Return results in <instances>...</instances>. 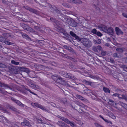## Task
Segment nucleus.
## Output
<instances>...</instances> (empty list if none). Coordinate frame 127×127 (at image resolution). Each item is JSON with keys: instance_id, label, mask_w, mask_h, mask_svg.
Instances as JSON below:
<instances>
[{"instance_id": "nucleus-60", "label": "nucleus", "mask_w": 127, "mask_h": 127, "mask_svg": "<svg viewBox=\"0 0 127 127\" xmlns=\"http://www.w3.org/2000/svg\"><path fill=\"white\" fill-rule=\"evenodd\" d=\"M99 116L104 121V120L105 119L101 115H99Z\"/></svg>"}, {"instance_id": "nucleus-27", "label": "nucleus", "mask_w": 127, "mask_h": 127, "mask_svg": "<svg viewBox=\"0 0 127 127\" xmlns=\"http://www.w3.org/2000/svg\"><path fill=\"white\" fill-rule=\"evenodd\" d=\"M69 24L72 27H75L76 26V24L75 22L74 21H70L69 22Z\"/></svg>"}, {"instance_id": "nucleus-17", "label": "nucleus", "mask_w": 127, "mask_h": 127, "mask_svg": "<svg viewBox=\"0 0 127 127\" xmlns=\"http://www.w3.org/2000/svg\"><path fill=\"white\" fill-rule=\"evenodd\" d=\"M5 107L7 109H11L13 111L16 112H17V110L13 107L10 106V105L6 104V105H5Z\"/></svg>"}, {"instance_id": "nucleus-42", "label": "nucleus", "mask_w": 127, "mask_h": 127, "mask_svg": "<svg viewBox=\"0 0 127 127\" xmlns=\"http://www.w3.org/2000/svg\"><path fill=\"white\" fill-rule=\"evenodd\" d=\"M78 105L80 106V108H84L85 107V105L83 104H77Z\"/></svg>"}, {"instance_id": "nucleus-38", "label": "nucleus", "mask_w": 127, "mask_h": 127, "mask_svg": "<svg viewBox=\"0 0 127 127\" xmlns=\"http://www.w3.org/2000/svg\"><path fill=\"white\" fill-rule=\"evenodd\" d=\"M121 98L125 100L127 102V96L124 95H121Z\"/></svg>"}, {"instance_id": "nucleus-18", "label": "nucleus", "mask_w": 127, "mask_h": 127, "mask_svg": "<svg viewBox=\"0 0 127 127\" xmlns=\"http://www.w3.org/2000/svg\"><path fill=\"white\" fill-rule=\"evenodd\" d=\"M58 117L61 120L64 121L65 122L68 124H69L71 122L67 118H64V117H62L59 116Z\"/></svg>"}, {"instance_id": "nucleus-4", "label": "nucleus", "mask_w": 127, "mask_h": 127, "mask_svg": "<svg viewBox=\"0 0 127 127\" xmlns=\"http://www.w3.org/2000/svg\"><path fill=\"white\" fill-rule=\"evenodd\" d=\"M60 73L61 74L62 76L66 78L73 79L74 80L76 79L75 76L70 73H67L66 72L63 71L60 72Z\"/></svg>"}, {"instance_id": "nucleus-35", "label": "nucleus", "mask_w": 127, "mask_h": 127, "mask_svg": "<svg viewBox=\"0 0 127 127\" xmlns=\"http://www.w3.org/2000/svg\"><path fill=\"white\" fill-rule=\"evenodd\" d=\"M69 124L72 127H77L75 124L72 122H71Z\"/></svg>"}, {"instance_id": "nucleus-50", "label": "nucleus", "mask_w": 127, "mask_h": 127, "mask_svg": "<svg viewBox=\"0 0 127 127\" xmlns=\"http://www.w3.org/2000/svg\"><path fill=\"white\" fill-rule=\"evenodd\" d=\"M104 121L107 123H110L111 125H112V123L111 122L107 119H105L104 120Z\"/></svg>"}, {"instance_id": "nucleus-32", "label": "nucleus", "mask_w": 127, "mask_h": 127, "mask_svg": "<svg viewBox=\"0 0 127 127\" xmlns=\"http://www.w3.org/2000/svg\"><path fill=\"white\" fill-rule=\"evenodd\" d=\"M11 63L12 64L16 65H17L19 64V63L18 62H16L15 61L12 60L11 61Z\"/></svg>"}, {"instance_id": "nucleus-15", "label": "nucleus", "mask_w": 127, "mask_h": 127, "mask_svg": "<svg viewBox=\"0 0 127 127\" xmlns=\"http://www.w3.org/2000/svg\"><path fill=\"white\" fill-rule=\"evenodd\" d=\"M33 106H35V107L40 108L43 110H46V108L44 107H43L42 105L39 104H31Z\"/></svg>"}, {"instance_id": "nucleus-20", "label": "nucleus", "mask_w": 127, "mask_h": 127, "mask_svg": "<svg viewBox=\"0 0 127 127\" xmlns=\"http://www.w3.org/2000/svg\"><path fill=\"white\" fill-rule=\"evenodd\" d=\"M57 124L61 127H65L67 126V125L62 121H59L58 123Z\"/></svg>"}, {"instance_id": "nucleus-14", "label": "nucleus", "mask_w": 127, "mask_h": 127, "mask_svg": "<svg viewBox=\"0 0 127 127\" xmlns=\"http://www.w3.org/2000/svg\"><path fill=\"white\" fill-rule=\"evenodd\" d=\"M70 35L73 37L75 38L78 41H80L81 39L78 36L76 35L72 31H70L69 32Z\"/></svg>"}, {"instance_id": "nucleus-29", "label": "nucleus", "mask_w": 127, "mask_h": 127, "mask_svg": "<svg viewBox=\"0 0 127 127\" xmlns=\"http://www.w3.org/2000/svg\"><path fill=\"white\" fill-rule=\"evenodd\" d=\"M37 26H34V28L37 31H40V28L39 27L40 25L39 24L36 23Z\"/></svg>"}, {"instance_id": "nucleus-21", "label": "nucleus", "mask_w": 127, "mask_h": 127, "mask_svg": "<svg viewBox=\"0 0 127 127\" xmlns=\"http://www.w3.org/2000/svg\"><path fill=\"white\" fill-rule=\"evenodd\" d=\"M91 86L94 88L98 87L100 84L98 83L94 82H91Z\"/></svg>"}, {"instance_id": "nucleus-16", "label": "nucleus", "mask_w": 127, "mask_h": 127, "mask_svg": "<svg viewBox=\"0 0 127 127\" xmlns=\"http://www.w3.org/2000/svg\"><path fill=\"white\" fill-rule=\"evenodd\" d=\"M67 1L71 3H76L77 4L81 3L82 2L80 0H66Z\"/></svg>"}, {"instance_id": "nucleus-48", "label": "nucleus", "mask_w": 127, "mask_h": 127, "mask_svg": "<svg viewBox=\"0 0 127 127\" xmlns=\"http://www.w3.org/2000/svg\"><path fill=\"white\" fill-rule=\"evenodd\" d=\"M96 48L99 51L101 50L102 49L101 47L100 46H97L96 47Z\"/></svg>"}, {"instance_id": "nucleus-37", "label": "nucleus", "mask_w": 127, "mask_h": 127, "mask_svg": "<svg viewBox=\"0 0 127 127\" xmlns=\"http://www.w3.org/2000/svg\"><path fill=\"white\" fill-rule=\"evenodd\" d=\"M5 40V37L3 36L0 37V41L4 42Z\"/></svg>"}, {"instance_id": "nucleus-39", "label": "nucleus", "mask_w": 127, "mask_h": 127, "mask_svg": "<svg viewBox=\"0 0 127 127\" xmlns=\"http://www.w3.org/2000/svg\"><path fill=\"white\" fill-rule=\"evenodd\" d=\"M22 36L24 38L26 39L29 37L28 35L25 33H23L22 35Z\"/></svg>"}, {"instance_id": "nucleus-63", "label": "nucleus", "mask_w": 127, "mask_h": 127, "mask_svg": "<svg viewBox=\"0 0 127 127\" xmlns=\"http://www.w3.org/2000/svg\"><path fill=\"white\" fill-rule=\"evenodd\" d=\"M91 78H93V79H95V77L94 76H90V77Z\"/></svg>"}, {"instance_id": "nucleus-12", "label": "nucleus", "mask_w": 127, "mask_h": 127, "mask_svg": "<svg viewBox=\"0 0 127 127\" xmlns=\"http://www.w3.org/2000/svg\"><path fill=\"white\" fill-rule=\"evenodd\" d=\"M22 27L24 29L28 31L31 32L32 29L26 24H22Z\"/></svg>"}, {"instance_id": "nucleus-53", "label": "nucleus", "mask_w": 127, "mask_h": 127, "mask_svg": "<svg viewBox=\"0 0 127 127\" xmlns=\"http://www.w3.org/2000/svg\"><path fill=\"white\" fill-rule=\"evenodd\" d=\"M93 50L95 52H97V49L95 47H93Z\"/></svg>"}, {"instance_id": "nucleus-45", "label": "nucleus", "mask_w": 127, "mask_h": 127, "mask_svg": "<svg viewBox=\"0 0 127 127\" xmlns=\"http://www.w3.org/2000/svg\"><path fill=\"white\" fill-rule=\"evenodd\" d=\"M23 7L24 8L26 9L29 10L30 11V9H31V8H30L29 6H24Z\"/></svg>"}, {"instance_id": "nucleus-59", "label": "nucleus", "mask_w": 127, "mask_h": 127, "mask_svg": "<svg viewBox=\"0 0 127 127\" xmlns=\"http://www.w3.org/2000/svg\"><path fill=\"white\" fill-rule=\"evenodd\" d=\"M121 50H122V49L121 48H118L116 49V50L117 51H120Z\"/></svg>"}, {"instance_id": "nucleus-5", "label": "nucleus", "mask_w": 127, "mask_h": 127, "mask_svg": "<svg viewBox=\"0 0 127 127\" xmlns=\"http://www.w3.org/2000/svg\"><path fill=\"white\" fill-rule=\"evenodd\" d=\"M80 41L83 45L87 47H90L92 46L91 42L89 41L88 39L83 38L81 39Z\"/></svg>"}, {"instance_id": "nucleus-22", "label": "nucleus", "mask_w": 127, "mask_h": 127, "mask_svg": "<svg viewBox=\"0 0 127 127\" xmlns=\"http://www.w3.org/2000/svg\"><path fill=\"white\" fill-rule=\"evenodd\" d=\"M30 11L38 15L40 14V13L39 11L34 8H31V9H30Z\"/></svg>"}, {"instance_id": "nucleus-47", "label": "nucleus", "mask_w": 127, "mask_h": 127, "mask_svg": "<svg viewBox=\"0 0 127 127\" xmlns=\"http://www.w3.org/2000/svg\"><path fill=\"white\" fill-rule=\"evenodd\" d=\"M109 116L111 117L113 119L116 118L113 115V114H110Z\"/></svg>"}, {"instance_id": "nucleus-19", "label": "nucleus", "mask_w": 127, "mask_h": 127, "mask_svg": "<svg viewBox=\"0 0 127 127\" xmlns=\"http://www.w3.org/2000/svg\"><path fill=\"white\" fill-rule=\"evenodd\" d=\"M98 27L100 30L104 32L105 31L107 30V27L104 25H100L98 26Z\"/></svg>"}, {"instance_id": "nucleus-33", "label": "nucleus", "mask_w": 127, "mask_h": 127, "mask_svg": "<svg viewBox=\"0 0 127 127\" xmlns=\"http://www.w3.org/2000/svg\"><path fill=\"white\" fill-rule=\"evenodd\" d=\"M83 83L85 84L86 85H91V82L89 81H87L86 80H84L83 81Z\"/></svg>"}, {"instance_id": "nucleus-64", "label": "nucleus", "mask_w": 127, "mask_h": 127, "mask_svg": "<svg viewBox=\"0 0 127 127\" xmlns=\"http://www.w3.org/2000/svg\"><path fill=\"white\" fill-rule=\"evenodd\" d=\"M59 18V17H58V19H61V21H63V18H62V19H61V18Z\"/></svg>"}, {"instance_id": "nucleus-26", "label": "nucleus", "mask_w": 127, "mask_h": 127, "mask_svg": "<svg viewBox=\"0 0 127 127\" xmlns=\"http://www.w3.org/2000/svg\"><path fill=\"white\" fill-rule=\"evenodd\" d=\"M21 70L24 72H25L27 73L29 72V69L24 67H20Z\"/></svg>"}, {"instance_id": "nucleus-8", "label": "nucleus", "mask_w": 127, "mask_h": 127, "mask_svg": "<svg viewBox=\"0 0 127 127\" xmlns=\"http://www.w3.org/2000/svg\"><path fill=\"white\" fill-rule=\"evenodd\" d=\"M75 97L77 99H78L83 101L85 103H89V101L82 97V96L79 95H75Z\"/></svg>"}, {"instance_id": "nucleus-13", "label": "nucleus", "mask_w": 127, "mask_h": 127, "mask_svg": "<svg viewBox=\"0 0 127 127\" xmlns=\"http://www.w3.org/2000/svg\"><path fill=\"white\" fill-rule=\"evenodd\" d=\"M21 124L22 125L24 126H27L30 127L31 126V124L29 121L26 120H24L23 122L21 123Z\"/></svg>"}, {"instance_id": "nucleus-10", "label": "nucleus", "mask_w": 127, "mask_h": 127, "mask_svg": "<svg viewBox=\"0 0 127 127\" xmlns=\"http://www.w3.org/2000/svg\"><path fill=\"white\" fill-rule=\"evenodd\" d=\"M28 85L29 86L31 87V88L33 89H39V87L38 86L33 84L31 82H29Z\"/></svg>"}, {"instance_id": "nucleus-2", "label": "nucleus", "mask_w": 127, "mask_h": 127, "mask_svg": "<svg viewBox=\"0 0 127 127\" xmlns=\"http://www.w3.org/2000/svg\"><path fill=\"white\" fill-rule=\"evenodd\" d=\"M45 5H46L44 6L45 7H46L47 8H45L48 9L51 12L55 11L57 13V16H60L62 17L64 16L63 14L54 5H51L50 4L47 2L46 3Z\"/></svg>"}, {"instance_id": "nucleus-51", "label": "nucleus", "mask_w": 127, "mask_h": 127, "mask_svg": "<svg viewBox=\"0 0 127 127\" xmlns=\"http://www.w3.org/2000/svg\"><path fill=\"white\" fill-rule=\"evenodd\" d=\"M122 15L123 16L127 18V14L123 13H122Z\"/></svg>"}, {"instance_id": "nucleus-43", "label": "nucleus", "mask_w": 127, "mask_h": 127, "mask_svg": "<svg viewBox=\"0 0 127 127\" xmlns=\"http://www.w3.org/2000/svg\"><path fill=\"white\" fill-rule=\"evenodd\" d=\"M96 34L99 37H101L102 35V34L99 31H98L97 32Z\"/></svg>"}, {"instance_id": "nucleus-52", "label": "nucleus", "mask_w": 127, "mask_h": 127, "mask_svg": "<svg viewBox=\"0 0 127 127\" xmlns=\"http://www.w3.org/2000/svg\"><path fill=\"white\" fill-rule=\"evenodd\" d=\"M96 42L98 44H100L101 43V40L99 39L97 40L96 41Z\"/></svg>"}, {"instance_id": "nucleus-36", "label": "nucleus", "mask_w": 127, "mask_h": 127, "mask_svg": "<svg viewBox=\"0 0 127 127\" xmlns=\"http://www.w3.org/2000/svg\"><path fill=\"white\" fill-rule=\"evenodd\" d=\"M0 110H2L5 113H8L7 110L2 106H0Z\"/></svg>"}, {"instance_id": "nucleus-34", "label": "nucleus", "mask_w": 127, "mask_h": 127, "mask_svg": "<svg viewBox=\"0 0 127 127\" xmlns=\"http://www.w3.org/2000/svg\"><path fill=\"white\" fill-rule=\"evenodd\" d=\"M25 89L27 90V91H29L30 93H31L32 94L34 95H36V94L35 93H33V92L31 91L29 89L27 88H25Z\"/></svg>"}, {"instance_id": "nucleus-56", "label": "nucleus", "mask_w": 127, "mask_h": 127, "mask_svg": "<svg viewBox=\"0 0 127 127\" xmlns=\"http://www.w3.org/2000/svg\"><path fill=\"white\" fill-rule=\"evenodd\" d=\"M77 123L80 125H82L83 124L82 122L81 121H78V122H77Z\"/></svg>"}, {"instance_id": "nucleus-1", "label": "nucleus", "mask_w": 127, "mask_h": 127, "mask_svg": "<svg viewBox=\"0 0 127 127\" xmlns=\"http://www.w3.org/2000/svg\"><path fill=\"white\" fill-rule=\"evenodd\" d=\"M51 77L56 83L58 84H61L67 87H70L72 88L74 87V86L72 85V84L70 83V82L64 80L59 75L55 74L51 76Z\"/></svg>"}, {"instance_id": "nucleus-58", "label": "nucleus", "mask_w": 127, "mask_h": 127, "mask_svg": "<svg viewBox=\"0 0 127 127\" xmlns=\"http://www.w3.org/2000/svg\"><path fill=\"white\" fill-rule=\"evenodd\" d=\"M2 2L4 4H6L7 2V1L5 0H2Z\"/></svg>"}, {"instance_id": "nucleus-28", "label": "nucleus", "mask_w": 127, "mask_h": 127, "mask_svg": "<svg viewBox=\"0 0 127 127\" xmlns=\"http://www.w3.org/2000/svg\"><path fill=\"white\" fill-rule=\"evenodd\" d=\"M36 121L38 122V123L42 124L43 123V121L40 118L38 117H36L35 118Z\"/></svg>"}, {"instance_id": "nucleus-3", "label": "nucleus", "mask_w": 127, "mask_h": 127, "mask_svg": "<svg viewBox=\"0 0 127 127\" xmlns=\"http://www.w3.org/2000/svg\"><path fill=\"white\" fill-rule=\"evenodd\" d=\"M49 18L50 20L55 24L54 25L56 30L60 32H63L64 29L61 27L62 24V22H59L54 18H51L50 17H49Z\"/></svg>"}, {"instance_id": "nucleus-44", "label": "nucleus", "mask_w": 127, "mask_h": 127, "mask_svg": "<svg viewBox=\"0 0 127 127\" xmlns=\"http://www.w3.org/2000/svg\"><path fill=\"white\" fill-rule=\"evenodd\" d=\"M62 101L63 103H66L67 101V99L65 98H63Z\"/></svg>"}, {"instance_id": "nucleus-25", "label": "nucleus", "mask_w": 127, "mask_h": 127, "mask_svg": "<svg viewBox=\"0 0 127 127\" xmlns=\"http://www.w3.org/2000/svg\"><path fill=\"white\" fill-rule=\"evenodd\" d=\"M106 30L107 32L109 34H110L113 33V30L112 28H109L107 29Z\"/></svg>"}, {"instance_id": "nucleus-55", "label": "nucleus", "mask_w": 127, "mask_h": 127, "mask_svg": "<svg viewBox=\"0 0 127 127\" xmlns=\"http://www.w3.org/2000/svg\"><path fill=\"white\" fill-rule=\"evenodd\" d=\"M18 105L20 106L23 107H24L25 106V105H24L23 104H18Z\"/></svg>"}, {"instance_id": "nucleus-7", "label": "nucleus", "mask_w": 127, "mask_h": 127, "mask_svg": "<svg viewBox=\"0 0 127 127\" xmlns=\"http://www.w3.org/2000/svg\"><path fill=\"white\" fill-rule=\"evenodd\" d=\"M75 97L77 99H78L83 101L85 103H89V101L82 97V96L79 95H75Z\"/></svg>"}, {"instance_id": "nucleus-57", "label": "nucleus", "mask_w": 127, "mask_h": 127, "mask_svg": "<svg viewBox=\"0 0 127 127\" xmlns=\"http://www.w3.org/2000/svg\"><path fill=\"white\" fill-rule=\"evenodd\" d=\"M113 56L114 57H117V53H115L113 54Z\"/></svg>"}, {"instance_id": "nucleus-62", "label": "nucleus", "mask_w": 127, "mask_h": 127, "mask_svg": "<svg viewBox=\"0 0 127 127\" xmlns=\"http://www.w3.org/2000/svg\"><path fill=\"white\" fill-rule=\"evenodd\" d=\"M46 0H40V1L42 2H45L46 1Z\"/></svg>"}, {"instance_id": "nucleus-49", "label": "nucleus", "mask_w": 127, "mask_h": 127, "mask_svg": "<svg viewBox=\"0 0 127 127\" xmlns=\"http://www.w3.org/2000/svg\"><path fill=\"white\" fill-rule=\"evenodd\" d=\"M101 54L102 56H105L106 55V53L105 51H102Z\"/></svg>"}, {"instance_id": "nucleus-11", "label": "nucleus", "mask_w": 127, "mask_h": 127, "mask_svg": "<svg viewBox=\"0 0 127 127\" xmlns=\"http://www.w3.org/2000/svg\"><path fill=\"white\" fill-rule=\"evenodd\" d=\"M115 30L116 34L118 35H123V32L122 31L121 29H119L118 27H116L115 28Z\"/></svg>"}, {"instance_id": "nucleus-30", "label": "nucleus", "mask_w": 127, "mask_h": 127, "mask_svg": "<svg viewBox=\"0 0 127 127\" xmlns=\"http://www.w3.org/2000/svg\"><path fill=\"white\" fill-rule=\"evenodd\" d=\"M63 5L64 7L67 8H70L71 6L66 3H64L62 4Z\"/></svg>"}, {"instance_id": "nucleus-24", "label": "nucleus", "mask_w": 127, "mask_h": 127, "mask_svg": "<svg viewBox=\"0 0 127 127\" xmlns=\"http://www.w3.org/2000/svg\"><path fill=\"white\" fill-rule=\"evenodd\" d=\"M64 48L65 49L68 50L69 51L71 52V51H73V50L71 47H69L68 46L66 45H64Z\"/></svg>"}, {"instance_id": "nucleus-23", "label": "nucleus", "mask_w": 127, "mask_h": 127, "mask_svg": "<svg viewBox=\"0 0 127 127\" xmlns=\"http://www.w3.org/2000/svg\"><path fill=\"white\" fill-rule=\"evenodd\" d=\"M103 90L104 92L106 93H108L110 94V91L109 89L105 87H103Z\"/></svg>"}, {"instance_id": "nucleus-9", "label": "nucleus", "mask_w": 127, "mask_h": 127, "mask_svg": "<svg viewBox=\"0 0 127 127\" xmlns=\"http://www.w3.org/2000/svg\"><path fill=\"white\" fill-rule=\"evenodd\" d=\"M75 97L77 99H78L83 101L85 103H89V101L82 97V96L79 95H75Z\"/></svg>"}, {"instance_id": "nucleus-61", "label": "nucleus", "mask_w": 127, "mask_h": 127, "mask_svg": "<svg viewBox=\"0 0 127 127\" xmlns=\"http://www.w3.org/2000/svg\"><path fill=\"white\" fill-rule=\"evenodd\" d=\"M111 102L112 103H113L114 102V101H113L111 99H110L109 100V101L108 102V103H109V102Z\"/></svg>"}, {"instance_id": "nucleus-31", "label": "nucleus", "mask_w": 127, "mask_h": 127, "mask_svg": "<svg viewBox=\"0 0 127 127\" xmlns=\"http://www.w3.org/2000/svg\"><path fill=\"white\" fill-rule=\"evenodd\" d=\"M11 99L15 103H22L20 102V101L19 100H16L15 98H14L13 97H12L11 98Z\"/></svg>"}, {"instance_id": "nucleus-41", "label": "nucleus", "mask_w": 127, "mask_h": 127, "mask_svg": "<svg viewBox=\"0 0 127 127\" xmlns=\"http://www.w3.org/2000/svg\"><path fill=\"white\" fill-rule=\"evenodd\" d=\"M97 32V30L95 29H93L91 31V32L95 34H96Z\"/></svg>"}, {"instance_id": "nucleus-40", "label": "nucleus", "mask_w": 127, "mask_h": 127, "mask_svg": "<svg viewBox=\"0 0 127 127\" xmlns=\"http://www.w3.org/2000/svg\"><path fill=\"white\" fill-rule=\"evenodd\" d=\"M5 44H7V45H11L12 44V43L9 42L7 41H6L5 40L4 42Z\"/></svg>"}, {"instance_id": "nucleus-54", "label": "nucleus", "mask_w": 127, "mask_h": 127, "mask_svg": "<svg viewBox=\"0 0 127 127\" xmlns=\"http://www.w3.org/2000/svg\"><path fill=\"white\" fill-rule=\"evenodd\" d=\"M113 95L115 96H118V97L119 96V94H117V93L114 94H113Z\"/></svg>"}, {"instance_id": "nucleus-6", "label": "nucleus", "mask_w": 127, "mask_h": 127, "mask_svg": "<svg viewBox=\"0 0 127 127\" xmlns=\"http://www.w3.org/2000/svg\"><path fill=\"white\" fill-rule=\"evenodd\" d=\"M115 78H116L117 79L120 81L123 80V77L125 81H127V75H125L124 76H123L122 74H118L117 75V76L116 77H114Z\"/></svg>"}, {"instance_id": "nucleus-46", "label": "nucleus", "mask_w": 127, "mask_h": 127, "mask_svg": "<svg viewBox=\"0 0 127 127\" xmlns=\"http://www.w3.org/2000/svg\"><path fill=\"white\" fill-rule=\"evenodd\" d=\"M122 106L125 108L127 110V105L126 104H122Z\"/></svg>"}]
</instances>
